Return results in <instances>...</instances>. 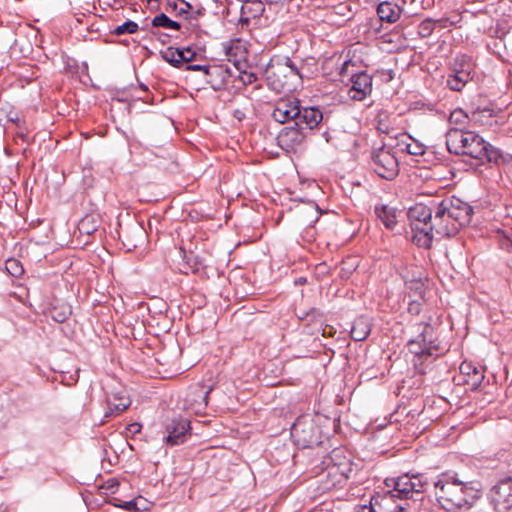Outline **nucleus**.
I'll return each instance as SVG.
<instances>
[{
	"label": "nucleus",
	"mask_w": 512,
	"mask_h": 512,
	"mask_svg": "<svg viewBox=\"0 0 512 512\" xmlns=\"http://www.w3.org/2000/svg\"><path fill=\"white\" fill-rule=\"evenodd\" d=\"M446 147L450 153L469 156L478 160L480 164L498 163L502 158L501 151L486 142L480 135L461 128H450L447 131Z\"/></svg>",
	"instance_id": "20e7f679"
},
{
	"label": "nucleus",
	"mask_w": 512,
	"mask_h": 512,
	"mask_svg": "<svg viewBox=\"0 0 512 512\" xmlns=\"http://www.w3.org/2000/svg\"><path fill=\"white\" fill-rule=\"evenodd\" d=\"M306 282V279L305 278H299L296 283H299V284H303Z\"/></svg>",
	"instance_id": "3c124183"
},
{
	"label": "nucleus",
	"mask_w": 512,
	"mask_h": 512,
	"mask_svg": "<svg viewBox=\"0 0 512 512\" xmlns=\"http://www.w3.org/2000/svg\"><path fill=\"white\" fill-rule=\"evenodd\" d=\"M371 158L373 169L381 178L392 180L398 175L399 163L390 149L380 147L372 152Z\"/></svg>",
	"instance_id": "6e6552de"
},
{
	"label": "nucleus",
	"mask_w": 512,
	"mask_h": 512,
	"mask_svg": "<svg viewBox=\"0 0 512 512\" xmlns=\"http://www.w3.org/2000/svg\"><path fill=\"white\" fill-rule=\"evenodd\" d=\"M8 120L11 121V122H14V123H17V121L19 120L17 116L15 117H12V116H9L8 117Z\"/></svg>",
	"instance_id": "09e8293b"
},
{
	"label": "nucleus",
	"mask_w": 512,
	"mask_h": 512,
	"mask_svg": "<svg viewBox=\"0 0 512 512\" xmlns=\"http://www.w3.org/2000/svg\"><path fill=\"white\" fill-rule=\"evenodd\" d=\"M454 70L457 72H470V75L474 74V64L470 57L461 56L457 57L454 64Z\"/></svg>",
	"instance_id": "c85d7f7f"
},
{
	"label": "nucleus",
	"mask_w": 512,
	"mask_h": 512,
	"mask_svg": "<svg viewBox=\"0 0 512 512\" xmlns=\"http://www.w3.org/2000/svg\"><path fill=\"white\" fill-rule=\"evenodd\" d=\"M186 69L190 70V71H202L205 74H209L210 73V66H207V65L189 64L186 67Z\"/></svg>",
	"instance_id": "58836bf2"
},
{
	"label": "nucleus",
	"mask_w": 512,
	"mask_h": 512,
	"mask_svg": "<svg viewBox=\"0 0 512 512\" xmlns=\"http://www.w3.org/2000/svg\"><path fill=\"white\" fill-rule=\"evenodd\" d=\"M99 224L100 221L97 215L87 214L79 221L78 229L82 234L91 235L97 231Z\"/></svg>",
	"instance_id": "393cba45"
},
{
	"label": "nucleus",
	"mask_w": 512,
	"mask_h": 512,
	"mask_svg": "<svg viewBox=\"0 0 512 512\" xmlns=\"http://www.w3.org/2000/svg\"><path fill=\"white\" fill-rule=\"evenodd\" d=\"M190 421L181 415L168 419L165 424L167 436L164 441L167 445L176 446L183 444L190 436Z\"/></svg>",
	"instance_id": "9b49d317"
},
{
	"label": "nucleus",
	"mask_w": 512,
	"mask_h": 512,
	"mask_svg": "<svg viewBox=\"0 0 512 512\" xmlns=\"http://www.w3.org/2000/svg\"><path fill=\"white\" fill-rule=\"evenodd\" d=\"M371 327H372V324L370 323V320L368 318L363 317V316L358 317L353 322V325H352V328L350 331L351 338L354 341L365 340L371 332Z\"/></svg>",
	"instance_id": "412c9836"
},
{
	"label": "nucleus",
	"mask_w": 512,
	"mask_h": 512,
	"mask_svg": "<svg viewBox=\"0 0 512 512\" xmlns=\"http://www.w3.org/2000/svg\"><path fill=\"white\" fill-rule=\"evenodd\" d=\"M340 473L345 477V478H350V474L352 473L353 471V468H352V465L351 463H349L344 469H340Z\"/></svg>",
	"instance_id": "79ce46f5"
},
{
	"label": "nucleus",
	"mask_w": 512,
	"mask_h": 512,
	"mask_svg": "<svg viewBox=\"0 0 512 512\" xmlns=\"http://www.w3.org/2000/svg\"><path fill=\"white\" fill-rule=\"evenodd\" d=\"M153 27H162L166 29L180 30L181 24L170 19L166 14L161 13L152 19Z\"/></svg>",
	"instance_id": "cd10ccee"
},
{
	"label": "nucleus",
	"mask_w": 512,
	"mask_h": 512,
	"mask_svg": "<svg viewBox=\"0 0 512 512\" xmlns=\"http://www.w3.org/2000/svg\"><path fill=\"white\" fill-rule=\"evenodd\" d=\"M402 8L396 3L384 1L377 7V14L382 21L396 22L401 16Z\"/></svg>",
	"instance_id": "a211bd4d"
},
{
	"label": "nucleus",
	"mask_w": 512,
	"mask_h": 512,
	"mask_svg": "<svg viewBox=\"0 0 512 512\" xmlns=\"http://www.w3.org/2000/svg\"><path fill=\"white\" fill-rule=\"evenodd\" d=\"M300 113V100L297 98L278 99L271 112V117L280 124L293 121L296 125Z\"/></svg>",
	"instance_id": "f8f14e48"
},
{
	"label": "nucleus",
	"mask_w": 512,
	"mask_h": 512,
	"mask_svg": "<svg viewBox=\"0 0 512 512\" xmlns=\"http://www.w3.org/2000/svg\"><path fill=\"white\" fill-rule=\"evenodd\" d=\"M162 58L174 67H180L183 63L191 62V57L184 56L180 48L169 47L165 51L161 52Z\"/></svg>",
	"instance_id": "b1692460"
},
{
	"label": "nucleus",
	"mask_w": 512,
	"mask_h": 512,
	"mask_svg": "<svg viewBox=\"0 0 512 512\" xmlns=\"http://www.w3.org/2000/svg\"><path fill=\"white\" fill-rule=\"evenodd\" d=\"M354 269H355V266L353 264H351L348 268L343 267L341 269V275L348 277Z\"/></svg>",
	"instance_id": "c03bdc74"
},
{
	"label": "nucleus",
	"mask_w": 512,
	"mask_h": 512,
	"mask_svg": "<svg viewBox=\"0 0 512 512\" xmlns=\"http://www.w3.org/2000/svg\"><path fill=\"white\" fill-rule=\"evenodd\" d=\"M472 79L470 72H457L453 69V74L447 78V86L453 91H461Z\"/></svg>",
	"instance_id": "5701e85b"
},
{
	"label": "nucleus",
	"mask_w": 512,
	"mask_h": 512,
	"mask_svg": "<svg viewBox=\"0 0 512 512\" xmlns=\"http://www.w3.org/2000/svg\"><path fill=\"white\" fill-rule=\"evenodd\" d=\"M212 386L205 383H196L189 387L184 398V408L194 414H202L208 405V396Z\"/></svg>",
	"instance_id": "9d476101"
},
{
	"label": "nucleus",
	"mask_w": 512,
	"mask_h": 512,
	"mask_svg": "<svg viewBox=\"0 0 512 512\" xmlns=\"http://www.w3.org/2000/svg\"><path fill=\"white\" fill-rule=\"evenodd\" d=\"M407 288L414 293V296L423 297L425 290V283L422 278H415L410 280H405Z\"/></svg>",
	"instance_id": "7c9ffc66"
},
{
	"label": "nucleus",
	"mask_w": 512,
	"mask_h": 512,
	"mask_svg": "<svg viewBox=\"0 0 512 512\" xmlns=\"http://www.w3.org/2000/svg\"><path fill=\"white\" fill-rule=\"evenodd\" d=\"M180 50H182L185 58L190 56L191 61L194 59V57L196 55V53L194 51H192L190 47L181 48Z\"/></svg>",
	"instance_id": "37998d69"
},
{
	"label": "nucleus",
	"mask_w": 512,
	"mask_h": 512,
	"mask_svg": "<svg viewBox=\"0 0 512 512\" xmlns=\"http://www.w3.org/2000/svg\"><path fill=\"white\" fill-rule=\"evenodd\" d=\"M487 500L494 512H509L512 508V478H503L492 486Z\"/></svg>",
	"instance_id": "0eeeda50"
},
{
	"label": "nucleus",
	"mask_w": 512,
	"mask_h": 512,
	"mask_svg": "<svg viewBox=\"0 0 512 512\" xmlns=\"http://www.w3.org/2000/svg\"><path fill=\"white\" fill-rule=\"evenodd\" d=\"M375 214L383 225L390 230H393L397 224V211L395 208L379 204L375 206Z\"/></svg>",
	"instance_id": "6ab92c4d"
},
{
	"label": "nucleus",
	"mask_w": 512,
	"mask_h": 512,
	"mask_svg": "<svg viewBox=\"0 0 512 512\" xmlns=\"http://www.w3.org/2000/svg\"><path fill=\"white\" fill-rule=\"evenodd\" d=\"M240 80L244 85L252 84L257 80V74L254 72L244 71L241 73Z\"/></svg>",
	"instance_id": "e433bc0d"
},
{
	"label": "nucleus",
	"mask_w": 512,
	"mask_h": 512,
	"mask_svg": "<svg viewBox=\"0 0 512 512\" xmlns=\"http://www.w3.org/2000/svg\"><path fill=\"white\" fill-rule=\"evenodd\" d=\"M469 122L468 115L461 109H456L450 113L449 124L451 128H461L465 130Z\"/></svg>",
	"instance_id": "bb28decb"
},
{
	"label": "nucleus",
	"mask_w": 512,
	"mask_h": 512,
	"mask_svg": "<svg viewBox=\"0 0 512 512\" xmlns=\"http://www.w3.org/2000/svg\"><path fill=\"white\" fill-rule=\"evenodd\" d=\"M107 404L108 408L104 414L106 418L125 411L131 405V400L124 391H119L107 395Z\"/></svg>",
	"instance_id": "dca6fc26"
},
{
	"label": "nucleus",
	"mask_w": 512,
	"mask_h": 512,
	"mask_svg": "<svg viewBox=\"0 0 512 512\" xmlns=\"http://www.w3.org/2000/svg\"><path fill=\"white\" fill-rule=\"evenodd\" d=\"M303 130V126L295 124L282 128L276 137L277 144L287 152L295 151L304 142L305 133Z\"/></svg>",
	"instance_id": "ddd939ff"
},
{
	"label": "nucleus",
	"mask_w": 512,
	"mask_h": 512,
	"mask_svg": "<svg viewBox=\"0 0 512 512\" xmlns=\"http://www.w3.org/2000/svg\"><path fill=\"white\" fill-rule=\"evenodd\" d=\"M372 92V77L362 71L352 75L349 96L353 100L361 101Z\"/></svg>",
	"instance_id": "4468645a"
},
{
	"label": "nucleus",
	"mask_w": 512,
	"mask_h": 512,
	"mask_svg": "<svg viewBox=\"0 0 512 512\" xmlns=\"http://www.w3.org/2000/svg\"><path fill=\"white\" fill-rule=\"evenodd\" d=\"M18 135H19V137H21V138H24V137H25V134H23V133H19Z\"/></svg>",
	"instance_id": "864d4df0"
},
{
	"label": "nucleus",
	"mask_w": 512,
	"mask_h": 512,
	"mask_svg": "<svg viewBox=\"0 0 512 512\" xmlns=\"http://www.w3.org/2000/svg\"><path fill=\"white\" fill-rule=\"evenodd\" d=\"M291 437L300 448H312L322 443V431L311 415H302L291 427Z\"/></svg>",
	"instance_id": "39448f33"
},
{
	"label": "nucleus",
	"mask_w": 512,
	"mask_h": 512,
	"mask_svg": "<svg viewBox=\"0 0 512 512\" xmlns=\"http://www.w3.org/2000/svg\"><path fill=\"white\" fill-rule=\"evenodd\" d=\"M410 139L411 142L405 145L406 152L410 155L422 156L425 153V146L411 137Z\"/></svg>",
	"instance_id": "f704fd0d"
},
{
	"label": "nucleus",
	"mask_w": 512,
	"mask_h": 512,
	"mask_svg": "<svg viewBox=\"0 0 512 512\" xmlns=\"http://www.w3.org/2000/svg\"><path fill=\"white\" fill-rule=\"evenodd\" d=\"M223 50L229 61L237 62L245 52L240 39H232L222 44Z\"/></svg>",
	"instance_id": "4be33fe9"
},
{
	"label": "nucleus",
	"mask_w": 512,
	"mask_h": 512,
	"mask_svg": "<svg viewBox=\"0 0 512 512\" xmlns=\"http://www.w3.org/2000/svg\"><path fill=\"white\" fill-rule=\"evenodd\" d=\"M116 506L121 507L129 512L138 510L137 503L135 500L126 501V502H123L122 504H117Z\"/></svg>",
	"instance_id": "ea45409f"
},
{
	"label": "nucleus",
	"mask_w": 512,
	"mask_h": 512,
	"mask_svg": "<svg viewBox=\"0 0 512 512\" xmlns=\"http://www.w3.org/2000/svg\"><path fill=\"white\" fill-rule=\"evenodd\" d=\"M323 137L325 138V140H326L327 142H329V141H330V134H329V132H324V133H323Z\"/></svg>",
	"instance_id": "8fccbe9b"
},
{
	"label": "nucleus",
	"mask_w": 512,
	"mask_h": 512,
	"mask_svg": "<svg viewBox=\"0 0 512 512\" xmlns=\"http://www.w3.org/2000/svg\"><path fill=\"white\" fill-rule=\"evenodd\" d=\"M322 120L323 113L319 108L313 106L302 107L300 105V113L296 122L297 126H303L304 129L312 130L316 128Z\"/></svg>",
	"instance_id": "2eb2a0df"
},
{
	"label": "nucleus",
	"mask_w": 512,
	"mask_h": 512,
	"mask_svg": "<svg viewBox=\"0 0 512 512\" xmlns=\"http://www.w3.org/2000/svg\"><path fill=\"white\" fill-rule=\"evenodd\" d=\"M442 21V19L432 20L430 18L423 20L418 26L419 35L423 38L429 37L434 31L436 23H441Z\"/></svg>",
	"instance_id": "c756f323"
},
{
	"label": "nucleus",
	"mask_w": 512,
	"mask_h": 512,
	"mask_svg": "<svg viewBox=\"0 0 512 512\" xmlns=\"http://www.w3.org/2000/svg\"><path fill=\"white\" fill-rule=\"evenodd\" d=\"M185 7L181 8L179 13L182 14V13H187L189 9H191V4L188 3V2H185L183 1Z\"/></svg>",
	"instance_id": "49530a36"
},
{
	"label": "nucleus",
	"mask_w": 512,
	"mask_h": 512,
	"mask_svg": "<svg viewBox=\"0 0 512 512\" xmlns=\"http://www.w3.org/2000/svg\"><path fill=\"white\" fill-rule=\"evenodd\" d=\"M423 327L420 334L415 339L408 341V349L418 357L438 356V345L433 341V327L429 323H420L419 328Z\"/></svg>",
	"instance_id": "1a4fd4ad"
},
{
	"label": "nucleus",
	"mask_w": 512,
	"mask_h": 512,
	"mask_svg": "<svg viewBox=\"0 0 512 512\" xmlns=\"http://www.w3.org/2000/svg\"><path fill=\"white\" fill-rule=\"evenodd\" d=\"M140 88H141L143 91H145V92H147V91H148V87H147L146 85H144V84H140Z\"/></svg>",
	"instance_id": "603ef678"
},
{
	"label": "nucleus",
	"mask_w": 512,
	"mask_h": 512,
	"mask_svg": "<svg viewBox=\"0 0 512 512\" xmlns=\"http://www.w3.org/2000/svg\"><path fill=\"white\" fill-rule=\"evenodd\" d=\"M473 208L458 198L444 199L434 204V215L428 229L432 240L456 235L471 222Z\"/></svg>",
	"instance_id": "7ed1b4c3"
},
{
	"label": "nucleus",
	"mask_w": 512,
	"mask_h": 512,
	"mask_svg": "<svg viewBox=\"0 0 512 512\" xmlns=\"http://www.w3.org/2000/svg\"><path fill=\"white\" fill-rule=\"evenodd\" d=\"M142 425L140 423H131L128 425L127 430L132 434H137L141 431Z\"/></svg>",
	"instance_id": "a19ab883"
},
{
	"label": "nucleus",
	"mask_w": 512,
	"mask_h": 512,
	"mask_svg": "<svg viewBox=\"0 0 512 512\" xmlns=\"http://www.w3.org/2000/svg\"><path fill=\"white\" fill-rule=\"evenodd\" d=\"M141 99H142V101L148 102V99H147V98H145V97H143V98H141Z\"/></svg>",
	"instance_id": "5fc2aeb1"
},
{
	"label": "nucleus",
	"mask_w": 512,
	"mask_h": 512,
	"mask_svg": "<svg viewBox=\"0 0 512 512\" xmlns=\"http://www.w3.org/2000/svg\"><path fill=\"white\" fill-rule=\"evenodd\" d=\"M422 304L418 300H412L408 305V312L412 315H418L420 313Z\"/></svg>",
	"instance_id": "4c0bfd02"
},
{
	"label": "nucleus",
	"mask_w": 512,
	"mask_h": 512,
	"mask_svg": "<svg viewBox=\"0 0 512 512\" xmlns=\"http://www.w3.org/2000/svg\"><path fill=\"white\" fill-rule=\"evenodd\" d=\"M460 371L467 377L465 382L472 389H477L484 379L483 371L473 366L471 363H462L460 365Z\"/></svg>",
	"instance_id": "aec40b11"
},
{
	"label": "nucleus",
	"mask_w": 512,
	"mask_h": 512,
	"mask_svg": "<svg viewBox=\"0 0 512 512\" xmlns=\"http://www.w3.org/2000/svg\"><path fill=\"white\" fill-rule=\"evenodd\" d=\"M5 268L7 272L15 278L20 277L24 272L21 262L14 258H10L6 261Z\"/></svg>",
	"instance_id": "473e14b6"
},
{
	"label": "nucleus",
	"mask_w": 512,
	"mask_h": 512,
	"mask_svg": "<svg viewBox=\"0 0 512 512\" xmlns=\"http://www.w3.org/2000/svg\"><path fill=\"white\" fill-rule=\"evenodd\" d=\"M70 314H71V310L69 307L62 308L61 310L54 308L51 311V316H52L53 320L58 323H63L64 321H66V319L69 317Z\"/></svg>",
	"instance_id": "c9c22d12"
},
{
	"label": "nucleus",
	"mask_w": 512,
	"mask_h": 512,
	"mask_svg": "<svg viewBox=\"0 0 512 512\" xmlns=\"http://www.w3.org/2000/svg\"><path fill=\"white\" fill-rule=\"evenodd\" d=\"M435 496L445 510L469 509L481 496L482 485L454 471L444 472L433 482Z\"/></svg>",
	"instance_id": "f257e3e1"
},
{
	"label": "nucleus",
	"mask_w": 512,
	"mask_h": 512,
	"mask_svg": "<svg viewBox=\"0 0 512 512\" xmlns=\"http://www.w3.org/2000/svg\"><path fill=\"white\" fill-rule=\"evenodd\" d=\"M272 75L275 78L273 84L275 85V89H287L290 90L292 85V80L289 73L287 72H279V63L277 65L272 66Z\"/></svg>",
	"instance_id": "a878e982"
},
{
	"label": "nucleus",
	"mask_w": 512,
	"mask_h": 512,
	"mask_svg": "<svg viewBox=\"0 0 512 512\" xmlns=\"http://www.w3.org/2000/svg\"><path fill=\"white\" fill-rule=\"evenodd\" d=\"M233 116H234L237 120L241 121L242 119H244V118H245V113H244L241 109H235V110L233 111Z\"/></svg>",
	"instance_id": "a18cd8bd"
},
{
	"label": "nucleus",
	"mask_w": 512,
	"mask_h": 512,
	"mask_svg": "<svg viewBox=\"0 0 512 512\" xmlns=\"http://www.w3.org/2000/svg\"><path fill=\"white\" fill-rule=\"evenodd\" d=\"M139 29V26L136 22L128 20L124 22L123 24L117 26L114 28L112 33L114 35H123V34H133L137 32Z\"/></svg>",
	"instance_id": "2f4dec72"
},
{
	"label": "nucleus",
	"mask_w": 512,
	"mask_h": 512,
	"mask_svg": "<svg viewBox=\"0 0 512 512\" xmlns=\"http://www.w3.org/2000/svg\"><path fill=\"white\" fill-rule=\"evenodd\" d=\"M434 215V205L428 207L424 204H416L411 207L408 216L411 220V228L415 232V241L418 246L430 248L432 244V236L426 227L432 223Z\"/></svg>",
	"instance_id": "423d86ee"
},
{
	"label": "nucleus",
	"mask_w": 512,
	"mask_h": 512,
	"mask_svg": "<svg viewBox=\"0 0 512 512\" xmlns=\"http://www.w3.org/2000/svg\"><path fill=\"white\" fill-rule=\"evenodd\" d=\"M295 214L301 225L306 228H311L316 223L321 215L318 205L314 202H309L305 205L297 206Z\"/></svg>",
	"instance_id": "f3484780"
},
{
	"label": "nucleus",
	"mask_w": 512,
	"mask_h": 512,
	"mask_svg": "<svg viewBox=\"0 0 512 512\" xmlns=\"http://www.w3.org/2000/svg\"><path fill=\"white\" fill-rule=\"evenodd\" d=\"M279 72H287L291 78L301 77L298 67L289 58H286L283 62L279 63Z\"/></svg>",
	"instance_id": "72a5a7b5"
},
{
	"label": "nucleus",
	"mask_w": 512,
	"mask_h": 512,
	"mask_svg": "<svg viewBox=\"0 0 512 512\" xmlns=\"http://www.w3.org/2000/svg\"><path fill=\"white\" fill-rule=\"evenodd\" d=\"M388 487L393 486L391 491L380 496H374L371 500V511L374 512H403L409 508V504L397 503L395 498L401 500L413 499L414 502L418 497L422 499L428 481L423 474H404L395 479H387L385 481Z\"/></svg>",
	"instance_id": "f03ea898"
},
{
	"label": "nucleus",
	"mask_w": 512,
	"mask_h": 512,
	"mask_svg": "<svg viewBox=\"0 0 512 512\" xmlns=\"http://www.w3.org/2000/svg\"><path fill=\"white\" fill-rule=\"evenodd\" d=\"M111 482V484L108 486V488L112 489L114 486H118V482L115 480H109L108 483Z\"/></svg>",
	"instance_id": "de8ad7c7"
}]
</instances>
